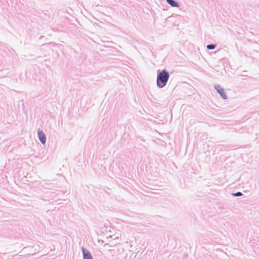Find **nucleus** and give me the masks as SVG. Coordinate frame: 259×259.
I'll use <instances>...</instances> for the list:
<instances>
[{"label":"nucleus","instance_id":"nucleus-4","mask_svg":"<svg viewBox=\"0 0 259 259\" xmlns=\"http://www.w3.org/2000/svg\"><path fill=\"white\" fill-rule=\"evenodd\" d=\"M82 252L83 255V259H93L90 252L88 250L85 249L84 248H82Z\"/></svg>","mask_w":259,"mask_h":259},{"label":"nucleus","instance_id":"nucleus-2","mask_svg":"<svg viewBox=\"0 0 259 259\" xmlns=\"http://www.w3.org/2000/svg\"><path fill=\"white\" fill-rule=\"evenodd\" d=\"M215 89L217 90L218 93L222 97L223 99H227V96L223 88H222L219 85H217L215 87Z\"/></svg>","mask_w":259,"mask_h":259},{"label":"nucleus","instance_id":"nucleus-1","mask_svg":"<svg viewBox=\"0 0 259 259\" xmlns=\"http://www.w3.org/2000/svg\"><path fill=\"white\" fill-rule=\"evenodd\" d=\"M169 78L168 72L163 70L158 72L157 78V85L159 88H163L166 84Z\"/></svg>","mask_w":259,"mask_h":259},{"label":"nucleus","instance_id":"nucleus-3","mask_svg":"<svg viewBox=\"0 0 259 259\" xmlns=\"http://www.w3.org/2000/svg\"><path fill=\"white\" fill-rule=\"evenodd\" d=\"M38 135L39 139L42 144H45L46 142V136L44 132L40 130L38 131Z\"/></svg>","mask_w":259,"mask_h":259},{"label":"nucleus","instance_id":"nucleus-7","mask_svg":"<svg viewBox=\"0 0 259 259\" xmlns=\"http://www.w3.org/2000/svg\"><path fill=\"white\" fill-rule=\"evenodd\" d=\"M242 195V194L241 192H237V193L234 194V195L235 196H240Z\"/></svg>","mask_w":259,"mask_h":259},{"label":"nucleus","instance_id":"nucleus-6","mask_svg":"<svg viewBox=\"0 0 259 259\" xmlns=\"http://www.w3.org/2000/svg\"><path fill=\"white\" fill-rule=\"evenodd\" d=\"M215 47V45H208L207 46V48L208 50H212L214 49Z\"/></svg>","mask_w":259,"mask_h":259},{"label":"nucleus","instance_id":"nucleus-5","mask_svg":"<svg viewBox=\"0 0 259 259\" xmlns=\"http://www.w3.org/2000/svg\"><path fill=\"white\" fill-rule=\"evenodd\" d=\"M166 1L172 7H179L178 4L174 0H166Z\"/></svg>","mask_w":259,"mask_h":259}]
</instances>
